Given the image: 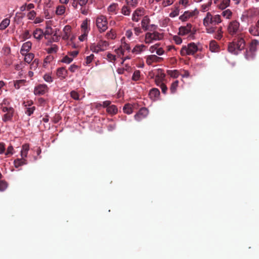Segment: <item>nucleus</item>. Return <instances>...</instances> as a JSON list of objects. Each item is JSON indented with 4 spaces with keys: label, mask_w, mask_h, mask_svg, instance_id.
<instances>
[{
    "label": "nucleus",
    "mask_w": 259,
    "mask_h": 259,
    "mask_svg": "<svg viewBox=\"0 0 259 259\" xmlns=\"http://www.w3.org/2000/svg\"><path fill=\"white\" fill-rule=\"evenodd\" d=\"M245 47V41L242 35H239L234 39L232 42L228 45V51L234 55H237L240 51L244 50Z\"/></svg>",
    "instance_id": "nucleus-1"
},
{
    "label": "nucleus",
    "mask_w": 259,
    "mask_h": 259,
    "mask_svg": "<svg viewBox=\"0 0 259 259\" xmlns=\"http://www.w3.org/2000/svg\"><path fill=\"white\" fill-rule=\"evenodd\" d=\"M221 16L220 15H212L210 12H207L203 19V25L205 27L215 26L221 23Z\"/></svg>",
    "instance_id": "nucleus-2"
},
{
    "label": "nucleus",
    "mask_w": 259,
    "mask_h": 259,
    "mask_svg": "<svg viewBox=\"0 0 259 259\" xmlns=\"http://www.w3.org/2000/svg\"><path fill=\"white\" fill-rule=\"evenodd\" d=\"M163 37V34L157 31L147 32L145 35L144 41L146 44H150L155 41L161 40Z\"/></svg>",
    "instance_id": "nucleus-3"
},
{
    "label": "nucleus",
    "mask_w": 259,
    "mask_h": 259,
    "mask_svg": "<svg viewBox=\"0 0 259 259\" xmlns=\"http://www.w3.org/2000/svg\"><path fill=\"white\" fill-rule=\"evenodd\" d=\"M198 51V47L194 42L189 44L182 47L181 53L183 56L194 55Z\"/></svg>",
    "instance_id": "nucleus-4"
},
{
    "label": "nucleus",
    "mask_w": 259,
    "mask_h": 259,
    "mask_svg": "<svg viewBox=\"0 0 259 259\" xmlns=\"http://www.w3.org/2000/svg\"><path fill=\"white\" fill-rule=\"evenodd\" d=\"M109 46V44L105 40H100L98 44H93L90 46L91 50L95 53L106 50Z\"/></svg>",
    "instance_id": "nucleus-5"
},
{
    "label": "nucleus",
    "mask_w": 259,
    "mask_h": 259,
    "mask_svg": "<svg viewBox=\"0 0 259 259\" xmlns=\"http://www.w3.org/2000/svg\"><path fill=\"white\" fill-rule=\"evenodd\" d=\"M227 30L232 36L237 34L241 31L240 28V23L236 20L231 21L228 25Z\"/></svg>",
    "instance_id": "nucleus-6"
},
{
    "label": "nucleus",
    "mask_w": 259,
    "mask_h": 259,
    "mask_svg": "<svg viewBox=\"0 0 259 259\" xmlns=\"http://www.w3.org/2000/svg\"><path fill=\"white\" fill-rule=\"evenodd\" d=\"M107 19L104 16L101 15L97 18L96 25L100 32H104L107 29Z\"/></svg>",
    "instance_id": "nucleus-7"
},
{
    "label": "nucleus",
    "mask_w": 259,
    "mask_h": 259,
    "mask_svg": "<svg viewBox=\"0 0 259 259\" xmlns=\"http://www.w3.org/2000/svg\"><path fill=\"white\" fill-rule=\"evenodd\" d=\"M72 28L70 25L64 26L61 33V37L63 40H68L71 36Z\"/></svg>",
    "instance_id": "nucleus-8"
},
{
    "label": "nucleus",
    "mask_w": 259,
    "mask_h": 259,
    "mask_svg": "<svg viewBox=\"0 0 259 259\" xmlns=\"http://www.w3.org/2000/svg\"><path fill=\"white\" fill-rule=\"evenodd\" d=\"M48 87L45 84H39L35 87L34 90V93L35 95H42L48 92Z\"/></svg>",
    "instance_id": "nucleus-9"
},
{
    "label": "nucleus",
    "mask_w": 259,
    "mask_h": 259,
    "mask_svg": "<svg viewBox=\"0 0 259 259\" xmlns=\"http://www.w3.org/2000/svg\"><path fill=\"white\" fill-rule=\"evenodd\" d=\"M145 14V10L143 8H140L137 9L133 14L132 20L135 22H138L140 18Z\"/></svg>",
    "instance_id": "nucleus-10"
},
{
    "label": "nucleus",
    "mask_w": 259,
    "mask_h": 259,
    "mask_svg": "<svg viewBox=\"0 0 259 259\" xmlns=\"http://www.w3.org/2000/svg\"><path fill=\"white\" fill-rule=\"evenodd\" d=\"M110 102L109 101H106L103 102L104 107H106V111L108 113H117L118 112V109L116 106L114 105H110Z\"/></svg>",
    "instance_id": "nucleus-11"
},
{
    "label": "nucleus",
    "mask_w": 259,
    "mask_h": 259,
    "mask_svg": "<svg viewBox=\"0 0 259 259\" xmlns=\"http://www.w3.org/2000/svg\"><path fill=\"white\" fill-rule=\"evenodd\" d=\"M214 3L219 9L224 10L230 5V0H214Z\"/></svg>",
    "instance_id": "nucleus-12"
},
{
    "label": "nucleus",
    "mask_w": 259,
    "mask_h": 259,
    "mask_svg": "<svg viewBox=\"0 0 259 259\" xmlns=\"http://www.w3.org/2000/svg\"><path fill=\"white\" fill-rule=\"evenodd\" d=\"M198 13V11L195 10L192 11H186L184 14L180 16V19L182 21H187L189 18L196 15Z\"/></svg>",
    "instance_id": "nucleus-13"
},
{
    "label": "nucleus",
    "mask_w": 259,
    "mask_h": 259,
    "mask_svg": "<svg viewBox=\"0 0 259 259\" xmlns=\"http://www.w3.org/2000/svg\"><path fill=\"white\" fill-rule=\"evenodd\" d=\"M192 26L191 24L188 23L186 26H183L180 27L179 34L181 35H185L191 31Z\"/></svg>",
    "instance_id": "nucleus-14"
},
{
    "label": "nucleus",
    "mask_w": 259,
    "mask_h": 259,
    "mask_svg": "<svg viewBox=\"0 0 259 259\" xmlns=\"http://www.w3.org/2000/svg\"><path fill=\"white\" fill-rule=\"evenodd\" d=\"M161 59V58L157 57L155 55H149L146 58V63L148 65H151L154 62H158Z\"/></svg>",
    "instance_id": "nucleus-15"
},
{
    "label": "nucleus",
    "mask_w": 259,
    "mask_h": 259,
    "mask_svg": "<svg viewBox=\"0 0 259 259\" xmlns=\"http://www.w3.org/2000/svg\"><path fill=\"white\" fill-rule=\"evenodd\" d=\"M32 44L30 41H28L24 43L22 46L20 50V53L22 55L27 53L31 49Z\"/></svg>",
    "instance_id": "nucleus-16"
},
{
    "label": "nucleus",
    "mask_w": 259,
    "mask_h": 259,
    "mask_svg": "<svg viewBox=\"0 0 259 259\" xmlns=\"http://www.w3.org/2000/svg\"><path fill=\"white\" fill-rule=\"evenodd\" d=\"M150 22V19L148 16H146L144 17L141 21L142 28L145 30L147 31L149 29V24Z\"/></svg>",
    "instance_id": "nucleus-17"
},
{
    "label": "nucleus",
    "mask_w": 259,
    "mask_h": 259,
    "mask_svg": "<svg viewBox=\"0 0 259 259\" xmlns=\"http://www.w3.org/2000/svg\"><path fill=\"white\" fill-rule=\"evenodd\" d=\"M149 95L150 98L152 100L155 101L158 99L160 95V92L157 89L154 88L150 90Z\"/></svg>",
    "instance_id": "nucleus-18"
},
{
    "label": "nucleus",
    "mask_w": 259,
    "mask_h": 259,
    "mask_svg": "<svg viewBox=\"0 0 259 259\" xmlns=\"http://www.w3.org/2000/svg\"><path fill=\"white\" fill-rule=\"evenodd\" d=\"M56 74L61 79L65 78L67 75V71L64 67H61L57 69Z\"/></svg>",
    "instance_id": "nucleus-19"
},
{
    "label": "nucleus",
    "mask_w": 259,
    "mask_h": 259,
    "mask_svg": "<svg viewBox=\"0 0 259 259\" xmlns=\"http://www.w3.org/2000/svg\"><path fill=\"white\" fill-rule=\"evenodd\" d=\"M249 32L252 35L255 36H259V27L256 23L255 25H252L249 28Z\"/></svg>",
    "instance_id": "nucleus-20"
},
{
    "label": "nucleus",
    "mask_w": 259,
    "mask_h": 259,
    "mask_svg": "<svg viewBox=\"0 0 259 259\" xmlns=\"http://www.w3.org/2000/svg\"><path fill=\"white\" fill-rule=\"evenodd\" d=\"M44 32L40 28L36 29L33 32V37L37 39L40 40L43 36Z\"/></svg>",
    "instance_id": "nucleus-21"
},
{
    "label": "nucleus",
    "mask_w": 259,
    "mask_h": 259,
    "mask_svg": "<svg viewBox=\"0 0 259 259\" xmlns=\"http://www.w3.org/2000/svg\"><path fill=\"white\" fill-rule=\"evenodd\" d=\"M146 48V46L144 45H137L132 50V52L136 54H139L143 52Z\"/></svg>",
    "instance_id": "nucleus-22"
},
{
    "label": "nucleus",
    "mask_w": 259,
    "mask_h": 259,
    "mask_svg": "<svg viewBox=\"0 0 259 259\" xmlns=\"http://www.w3.org/2000/svg\"><path fill=\"white\" fill-rule=\"evenodd\" d=\"M14 164L15 167L18 168L19 166H21L23 165L26 164V160L24 158H17L15 159L14 161Z\"/></svg>",
    "instance_id": "nucleus-23"
},
{
    "label": "nucleus",
    "mask_w": 259,
    "mask_h": 259,
    "mask_svg": "<svg viewBox=\"0 0 259 259\" xmlns=\"http://www.w3.org/2000/svg\"><path fill=\"white\" fill-rule=\"evenodd\" d=\"M1 108L2 109V110L3 112H8V113H13V108L9 107L8 106H7L6 103H3L1 105Z\"/></svg>",
    "instance_id": "nucleus-24"
},
{
    "label": "nucleus",
    "mask_w": 259,
    "mask_h": 259,
    "mask_svg": "<svg viewBox=\"0 0 259 259\" xmlns=\"http://www.w3.org/2000/svg\"><path fill=\"white\" fill-rule=\"evenodd\" d=\"M65 7L63 5H60L57 7L55 13L57 15L61 16L65 13Z\"/></svg>",
    "instance_id": "nucleus-25"
},
{
    "label": "nucleus",
    "mask_w": 259,
    "mask_h": 259,
    "mask_svg": "<svg viewBox=\"0 0 259 259\" xmlns=\"http://www.w3.org/2000/svg\"><path fill=\"white\" fill-rule=\"evenodd\" d=\"M10 20L8 18L4 19L0 23V30L5 29L10 24Z\"/></svg>",
    "instance_id": "nucleus-26"
},
{
    "label": "nucleus",
    "mask_w": 259,
    "mask_h": 259,
    "mask_svg": "<svg viewBox=\"0 0 259 259\" xmlns=\"http://www.w3.org/2000/svg\"><path fill=\"white\" fill-rule=\"evenodd\" d=\"M233 13L230 9L225 10L222 12V15L226 19H230L232 16Z\"/></svg>",
    "instance_id": "nucleus-27"
},
{
    "label": "nucleus",
    "mask_w": 259,
    "mask_h": 259,
    "mask_svg": "<svg viewBox=\"0 0 259 259\" xmlns=\"http://www.w3.org/2000/svg\"><path fill=\"white\" fill-rule=\"evenodd\" d=\"M46 50L49 54L56 53L58 50V47L55 44H53Z\"/></svg>",
    "instance_id": "nucleus-28"
},
{
    "label": "nucleus",
    "mask_w": 259,
    "mask_h": 259,
    "mask_svg": "<svg viewBox=\"0 0 259 259\" xmlns=\"http://www.w3.org/2000/svg\"><path fill=\"white\" fill-rule=\"evenodd\" d=\"M23 56L24 57V61L27 63H30L34 58V55L32 53H26Z\"/></svg>",
    "instance_id": "nucleus-29"
},
{
    "label": "nucleus",
    "mask_w": 259,
    "mask_h": 259,
    "mask_svg": "<svg viewBox=\"0 0 259 259\" xmlns=\"http://www.w3.org/2000/svg\"><path fill=\"white\" fill-rule=\"evenodd\" d=\"M218 49V46L214 40H212L209 44V49L212 52H217Z\"/></svg>",
    "instance_id": "nucleus-30"
},
{
    "label": "nucleus",
    "mask_w": 259,
    "mask_h": 259,
    "mask_svg": "<svg viewBox=\"0 0 259 259\" xmlns=\"http://www.w3.org/2000/svg\"><path fill=\"white\" fill-rule=\"evenodd\" d=\"M123 111L124 113H132L134 112L132 106L130 104H126L123 108Z\"/></svg>",
    "instance_id": "nucleus-31"
},
{
    "label": "nucleus",
    "mask_w": 259,
    "mask_h": 259,
    "mask_svg": "<svg viewBox=\"0 0 259 259\" xmlns=\"http://www.w3.org/2000/svg\"><path fill=\"white\" fill-rule=\"evenodd\" d=\"M25 82V80L24 79L16 80L14 81V87L16 89L18 90L22 85L24 84Z\"/></svg>",
    "instance_id": "nucleus-32"
},
{
    "label": "nucleus",
    "mask_w": 259,
    "mask_h": 259,
    "mask_svg": "<svg viewBox=\"0 0 259 259\" xmlns=\"http://www.w3.org/2000/svg\"><path fill=\"white\" fill-rule=\"evenodd\" d=\"M121 41V45L119 48H122V49L124 50V51L125 50L130 51V50L131 49L130 45L124 41V38H122Z\"/></svg>",
    "instance_id": "nucleus-33"
},
{
    "label": "nucleus",
    "mask_w": 259,
    "mask_h": 259,
    "mask_svg": "<svg viewBox=\"0 0 259 259\" xmlns=\"http://www.w3.org/2000/svg\"><path fill=\"white\" fill-rule=\"evenodd\" d=\"M141 72L139 70H136L134 71L133 76L132 79L134 81L139 80L140 79Z\"/></svg>",
    "instance_id": "nucleus-34"
},
{
    "label": "nucleus",
    "mask_w": 259,
    "mask_h": 259,
    "mask_svg": "<svg viewBox=\"0 0 259 259\" xmlns=\"http://www.w3.org/2000/svg\"><path fill=\"white\" fill-rule=\"evenodd\" d=\"M178 84V80H175L171 83L170 90L172 93H175L176 92Z\"/></svg>",
    "instance_id": "nucleus-35"
},
{
    "label": "nucleus",
    "mask_w": 259,
    "mask_h": 259,
    "mask_svg": "<svg viewBox=\"0 0 259 259\" xmlns=\"http://www.w3.org/2000/svg\"><path fill=\"white\" fill-rule=\"evenodd\" d=\"M117 8V5L115 4L110 5L108 8V11L110 14H115Z\"/></svg>",
    "instance_id": "nucleus-36"
},
{
    "label": "nucleus",
    "mask_w": 259,
    "mask_h": 259,
    "mask_svg": "<svg viewBox=\"0 0 259 259\" xmlns=\"http://www.w3.org/2000/svg\"><path fill=\"white\" fill-rule=\"evenodd\" d=\"M81 28L83 30L84 32H86L88 33V21L87 19L84 20L81 25Z\"/></svg>",
    "instance_id": "nucleus-37"
},
{
    "label": "nucleus",
    "mask_w": 259,
    "mask_h": 259,
    "mask_svg": "<svg viewBox=\"0 0 259 259\" xmlns=\"http://www.w3.org/2000/svg\"><path fill=\"white\" fill-rule=\"evenodd\" d=\"M79 68H80L79 66L75 64H73L69 66L68 70L70 72L73 73V72H75V71H76Z\"/></svg>",
    "instance_id": "nucleus-38"
},
{
    "label": "nucleus",
    "mask_w": 259,
    "mask_h": 259,
    "mask_svg": "<svg viewBox=\"0 0 259 259\" xmlns=\"http://www.w3.org/2000/svg\"><path fill=\"white\" fill-rule=\"evenodd\" d=\"M107 59L109 62H114L116 60V55L108 53L107 55Z\"/></svg>",
    "instance_id": "nucleus-39"
},
{
    "label": "nucleus",
    "mask_w": 259,
    "mask_h": 259,
    "mask_svg": "<svg viewBox=\"0 0 259 259\" xmlns=\"http://www.w3.org/2000/svg\"><path fill=\"white\" fill-rule=\"evenodd\" d=\"M121 13L124 15H129L131 10L127 6H124L121 9Z\"/></svg>",
    "instance_id": "nucleus-40"
},
{
    "label": "nucleus",
    "mask_w": 259,
    "mask_h": 259,
    "mask_svg": "<svg viewBox=\"0 0 259 259\" xmlns=\"http://www.w3.org/2000/svg\"><path fill=\"white\" fill-rule=\"evenodd\" d=\"M127 5L134 8L136 7L138 4V0H126Z\"/></svg>",
    "instance_id": "nucleus-41"
},
{
    "label": "nucleus",
    "mask_w": 259,
    "mask_h": 259,
    "mask_svg": "<svg viewBox=\"0 0 259 259\" xmlns=\"http://www.w3.org/2000/svg\"><path fill=\"white\" fill-rule=\"evenodd\" d=\"M73 57L66 56L64 57L62 59V62L66 63V64H69L73 61Z\"/></svg>",
    "instance_id": "nucleus-42"
},
{
    "label": "nucleus",
    "mask_w": 259,
    "mask_h": 259,
    "mask_svg": "<svg viewBox=\"0 0 259 259\" xmlns=\"http://www.w3.org/2000/svg\"><path fill=\"white\" fill-rule=\"evenodd\" d=\"M211 4V2H209L207 4L202 5L201 7V11L203 12H207L209 10V7Z\"/></svg>",
    "instance_id": "nucleus-43"
},
{
    "label": "nucleus",
    "mask_w": 259,
    "mask_h": 259,
    "mask_svg": "<svg viewBox=\"0 0 259 259\" xmlns=\"http://www.w3.org/2000/svg\"><path fill=\"white\" fill-rule=\"evenodd\" d=\"M106 37L108 39H113L115 38V33L112 30H110L106 33Z\"/></svg>",
    "instance_id": "nucleus-44"
},
{
    "label": "nucleus",
    "mask_w": 259,
    "mask_h": 259,
    "mask_svg": "<svg viewBox=\"0 0 259 259\" xmlns=\"http://www.w3.org/2000/svg\"><path fill=\"white\" fill-rule=\"evenodd\" d=\"M115 52L116 54V57L117 56L118 57H120L121 55H123L124 52L122 48L119 47L117 49H115Z\"/></svg>",
    "instance_id": "nucleus-45"
},
{
    "label": "nucleus",
    "mask_w": 259,
    "mask_h": 259,
    "mask_svg": "<svg viewBox=\"0 0 259 259\" xmlns=\"http://www.w3.org/2000/svg\"><path fill=\"white\" fill-rule=\"evenodd\" d=\"M43 78H44V80L47 82L51 83V82H53V78L51 77V76L49 74H45L44 75Z\"/></svg>",
    "instance_id": "nucleus-46"
},
{
    "label": "nucleus",
    "mask_w": 259,
    "mask_h": 259,
    "mask_svg": "<svg viewBox=\"0 0 259 259\" xmlns=\"http://www.w3.org/2000/svg\"><path fill=\"white\" fill-rule=\"evenodd\" d=\"M222 29L221 27H220L217 31V33L215 34V38L217 39H220L222 37Z\"/></svg>",
    "instance_id": "nucleus-47"
},
{
    "label": "nucleus",
    "mask_w": 259,
    "mask_h": 259,
    "mask_svg": "<svg viewBox=\"0 0 259 259\" xmlns=\"http://www.w3.org/2000/svg\"><path fill=\"white\" fill-rule=\"evenodd\" d=\"M36 16V13L34 11L29 12L27 15L28 19L29 20H33Z\"/></svg>",
    "instance_id": "nucleus-48"
},
{
    "label": "nucleus",
    "mask_w": 259,
    "mask_h": 259,
    "mask_svg": "<svg viewBox=\"0 0 259 259\" xmlns=\"http://www.w3.org/2000/svg\"><path fill=\"white\" fill-rule=\"evenodd\" d=\"M173 40L177 45H180L182 42V38L178 35H175L173 37Z\"/></svg>",
    "instance_id": "nucleus-49"
},
{
    "label": "nucleus",
    "mask_w": 259,
    "mask_h": 259,
    "mask_svg": "<svg viewBox=\"0 0 259 259\" xmlns=\"http://www.w3.org/2000/svg\"><path fill=\"white\" fill-rule=\"evenodd\" d=\"M7 187V184L6 182L0 181V191H4Z\"/></svg>",
    "instance_id": "nucleus-50"
},
{
    "label": "nucleus",
    "mask_w": 259,
    "mask_h": 259,
    "mask_svg": "<svg viewBox=\"0 0 259 259\" xmlns=\"http://www.w3.org/2000/svg\"><path fill=\"white\" fill-rule=\"evenodd\" d=\"M206 27V32L208 33H213L215 32V29H216V27H213V26H209V27Z\"/></svg>",
    "instance_id": "nucleus-51"
},
{
    "label": "nucleus",
    "mask_w": 259,
    "mask_h": 259,
    "mask_svg": "<svg viewBox=\"0 0 259 259\" xmlns=\"http://www.w3.org/2000/svg\"><path fill=\"white\" fill-rule=\"evenodd\" d=\"M13 147L12 145H10L8 148L7 152L5 153V155L6 156H9V155H12L13 154Z\"/></svg>",
    "instance_id": "nucleus-52"
},
{
    "label": "nucleus",
    "mask_w": 259,
    "mask_h": 259,
    "mask_svg": "<svg viewBox=\"0 0 259 259\" xmlns=\"http://www.w3.org/2000/svg\"><path fill=\"white\" fill-rule=\"evenodd\" d=\"M12 118V114H4L2 117L3 120L6 122L7 121L11 120Z\"/></svg>",
    "instance_id": "nucleus-53"
},
{
    "label": "nucleus",
    "mask_w": 259,
    "mask_h": 259,
    "mask_svg": "<svg viewBox=\"0 0 259 259\" xmlns=\"http://www.w3.org/2000/svg\"><path fill=\"white\" fill-rule=\"evenodd\" d=\"M158 47H159V45H157V44H156L155 45L152 46L149 48V51L151 53H154L155 52L156 53L157 49H158Z\"/></svg>",
    "instance_id": "nucleus-54"
},
{
    "label": "nucleus",
    "mask_w": 259,
    "mask_h": 259,
    "mask_svg": "<svg viewBox=\"0 0 259 259\" xmlns=\"http://www.w3.org/2000/svg\"><path fill=\"white\" fill-rule=\"evenodd\" d=\"M23 38L25 39H28L30 37L31 34H30V32L29 30H25L24 33L22 34Z\"/></svg>",
    "instance_id": "nucleus-55"
},
{
    "label": "nucleus",
    "mask_w": 259,
    "mask_h": 259,
    "mask_svg": "<svg viewBox=\"0 0 259 259\" xmlns=\"http://www.w3.org/2000/svg\"><path fill=\"white\" fill-rule=\"evenodd\" d=\"M71 97L74 100H78L79 99V95L75 91H72L70 93Z\"/></svg>",
    "instance_id": "nucleus-56"
},
{
    "label": "nucleus",
    "mask_w": 259,
    "mask_h": 259,
    "mask_svg": "<svg viewBox=\"0 0 259 259\" xmlns=\"http://www.w3.org/2000/svg\"><path fill=\"white\" fill-rule=\"evenodd\" d=\"M94 58V55L93 54H91L89 56L86 57V64H90L93 61Z\"/></svg>",
    "instance_id": "nucleus-57"
},
{
    "label": "nucleus",
    "mask_w": 259,
    "mask_h": 259,
    "mask_svg": "<svg viewBox=\"0 0 259 259\" xmlns=\"http://www.w3.org/2000/svg\"><path fill=\"white\" fill-rule=\"evenodd\" d=\"M133 34V33L132 30L128 29L126 31L125 35L127 38L131 39L132 37Z\"/></svg>",
    "instance_id": "nucleus-58"
},
{
    "label": "nucleus",
    "mask_w": 259,
    "mask_h": 259,
    "mask_svg": "<svg viewBox=\"0 0 259 259\" xmlns=\"http://www.w3.org/2000/svg\"><path fill=\"white\" fill-rule=\"evenodd\" d=\"M173 3V0H164L162 5L163 7H167Z\"/></svg>",
    "instance_id": "nucleus-59"
},
{
    "label": "nucleus",
    "mask_w": 259,
    "mask_h": 259,
    "mask_svg": "<svg viewBox=\"0 0 259 259\" xmlns=\"http://www.w3.org/2000/svg\"><path fill=\"white\" fill-rule=\"evenodd\" d=\"M74 1H78V4L81 7H83L86 5L89 0H73Z\"/></svg>",
    "instance_id": "nucleus-60"
},
{
    "label": "nucleus",
    "mask_w": 259,
    "mask_h": 259,
    "mask_svg": "<svg viewBox=\"0 0 259 259\" xmlns=\"http://www.w3.org/2000/svg\"><path fill=\"white\" fill-rule=\"evenodd\" d=\"M134 32L135 34L137 36L139 35L141 33H142L141 28L139 27H136L134 28Z\"/></svg>",
    "instance_id": "nucleus-61"
},
{
    "label": "nucleus",
    "mask_w": 259,
    "mask_h": 259,
    "mask_svg": "<svg viewBox=\"0 0 259 259\" xmlns=\"http://www.w3.org/2000/svg\"><path fill=\"white\" fill-rule=\"evenodd\" d=\"M53 59V57L52 56H47L44 60V64L49 63Z\"/></svg>",
    "instance_id": "nucleus-62"
},
{
    "label": "nucleus",
    "mask_w": 259,
    "mask_h": 259,
    "mask_svg": "<svg viewBox=\"0 0 259 259\" xmlns=\"http://www.w3.org/2000/svg\"><path fill=\"white\" fill-rule=\"evenodd\" d=\"M164 51L162 48L158 47V49H157V50L156 51V54L157 55L161 56L164 54Z\"/></svg>",
    "instance_id": "nucleus-63"
},
{
    "label": "nucleus",
    "mask_w": 259,
    "mask_h": 259,
    "mask_svg": "<svg viewBox=\"0 0 259 259\" xmlns=\"http://www.w3.org/2000/svg\"><path fill=\"white\" fill-rule=\"evenodd\" d=\"M80 12L81 14L84 15H87L88 14V9H87L85 7H81V8L80 9Z\"/></svg>",
    "instance_id": "nucleus-64"
}]
</instances>
